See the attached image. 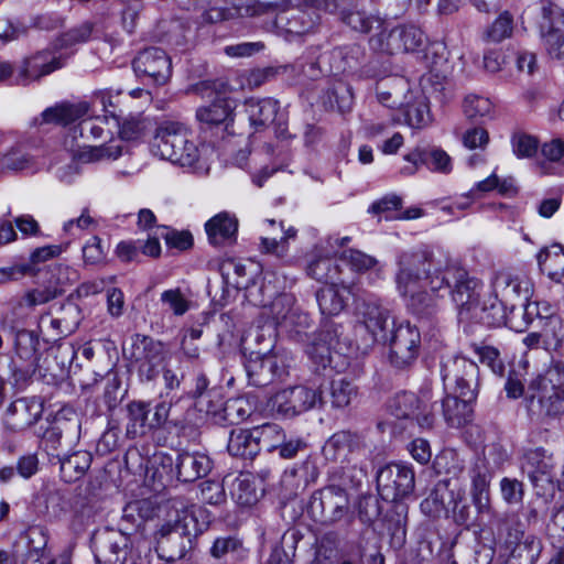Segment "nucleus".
<instances>
[{"instance_id":"nucleus-48","label":"nucleus","mask_w":564,"mask_h":564,"mask_svg":"<svg viewBox=\"0 0 564 564\" xmlns=\"http://www.w3.org/2000/svg\"><path fill=\"white\" fill-rule=\"evenodd\" d=\"M95 558L99 564H122L126 551L118 539L108 536L96 546Z\"/></svg>"},{"instance_id":"nucleus-30","label":"nucleus","mask_w":564,"mask_h":564,"mask_svg":"<svg viewBox=\"0 0 564 564\" xmlns=\"http://www.w3.org/2000/svg\"><path fill=\"white\" fill-rule=\"evenodd\" d=\"M470 496L478 512L490 509V482L492 471L484 460L477 462L470 469Z\"/></svg>"},{"instance_id":"nucleus-16","label":"nucleus","mask_w":564,"mask_h":564,"mask_svg":"<svg viewBox=\"0 0 564 564\" xmlns=\"http://www.w3.org/2000/svg\"><path fill=\"white\" fill-rule=\"evenodd\" d=\"M415 486L413 467L404 463H391L377 474V487L380 497L390 502L410 496Z\"/></svg>"},{"instance_id":"nucleus-57","label":"nucleus","mask_w":564,"mask_h":564,"mask_svg":"<svg viewBox=\"0 0 564 564\" xmlns=\"http://www.w3.org/2000/svg\"><path fill=\"white\" fill-rule=\"evenodd\" d=\"M161 303L176 316H183L189 310V301L181 289H170L161 293Z\"/></svg>"},{"instance_id":"nucleus-56","label":"nucleus","mask_w":564,"mask_h":564,"mask_svg":"<svg viewBox=\"0 0 564 564\" xmlns=\"http://www.w3.org/2000/svg\"><path fill=\"white\" fill-rule=\"evenodd\" d=\"M64 290L58 285H47V286H39L31 291H29L24 297L23 302L29 307H34L37 305H43L48 303L50 301L56 299L62 295Z\"/></svg>"},{"instance_id":"nucleus-8","label":"nucleus","mask_w":564,"mask_h":564,"mask_svg":"<svg viewBox=\"0 0 564 564\" xmlns=\"http://www.w3.org/2000/svg\"><path fill=\"white\" fill-rule=\"evenodd\" d=\"M440 373L445 389L460 398L477 400L480 372L475 361L463 356H445L440 364Z\"/></svg>"},{"instance_id":"nucleus-26","label":"nucleus","mask_w":564,"mask_h":564,"mask_svg":"<svg viewBox=\"0 0 564 564\" xmlns=\"http://www.w3.org/2000/svg\"><path fill=\"white\" fill-rule=\"evenodd\" d=\"M135 74L148 78L151 83L163 85L172 74L171 58L160 47L141 51L132 62Z\"/></svg>"},{"instance_id":"nucleus-21","label":"nucleus","mask_w":564,"mask_h":564,"mask_svg":"<svg viewBox=\"0 0 564 564\" xmlns=\"http://www.w3.org/2000/svg\"><path fill=\"white\" fill-rule=\"evenodd\" d=\"M525 401L529 411L539 415L555 416L564 413V391L546 378L531 382Z\"/></svg>"},{"instance_id":"nucleus-36","label":"nucleus","mask_w":564,"mask_h":564,"mask_svg":"<svg viewBox=\"0 0 564 564\" xmlns=\"http://www.w3.org/2000/svg\"><path fill=\"white\" fill-rule=\"evenodd\" d=\"M335 332L329 329L323 330L318 336L307 346L306 354L314 366L315 371L324 370L332 365L333 345Z\"/></svg>"},{"instance_id":"nucleus-63","label":"nucleus","mask_w":564,"mask_h":564,"mask_svg":"<svg viewBox=\"0 0 564 564\" xmlns=\"http://www.w3.org/2000/svg\"><path fill=\"white\" fill-rule=\"evenodd\" d=\"M513 153L518 158H531L539 149L538 140L527 133H514L511 138Z\"/></svg>"},{"instance_id":"nucleus-24","label":"nucleus","mask_w":564,"mask_h":564,"mask_svg":"<svg viewBox=\"0 0 564 564\" xmlns=\"http://www.w3.org/2000/svg\"><path fill=\"white\" fill-rule=\"evenodd\" d=\"M317 0H296L295 10L276 20L278 25L289 35L301 36L312 32L321 21L324 9L317 8Z\"/></svg>"},{"instance_id":"nucleus-7","label":"nucleus","mask_w":564,"mask_h":564,"mask_svg":"<svg viewBox=\"0 0 564 564\" xmlns=\"http://www.w3.org/2000/svg\"><path fill=\"white\" fill-rule=\"evenodd\" d=\"M317 8L333 14L349 28L360 34H369L384 28L386 20L377 10L368 8L366 0H317Z\"/></svg>"},{"instance_id":"nucleus-19","label":"nucleus","mask_w":564,"mask_h":564,"mask_svg":"<svg viewBox=\"0 0 564 564\" xmlns=\"http://www.w3.org/2000/svg\"><path fill=\"white\" fill-rule=\"evenodd\" d=\"M541 34L551 59L564 67V10L552 2L541 8Z\"/></svg>"},{"instance_id":"nucleus-15","label":"nucleus","mask_w":564,"mask_h":564,"mask_svg":"<svg viewBox=\"0 0 564 564\" xmlns=\"http://www.w3.org/2000/svg\"><path fill=\"white\" fill-rule=\"evenodd\" d=\"M436 402L431 401L429 391L416 395L413 392L395 393L388 403L389 412L397 419L415 420L421 427L430 429L435 420Z\"/></svg>"},{"instance_id":"nucleus-50","label":"nucleus","mask_w":564,"mask_h":564,"mask_svg":"<svg viewBox=\"0 0 564 564\" xmlns=\"http://www.w3.org/2000/svg\"><path fill=\"white\" fill-rule=\"evenodd\" d=\"M260 449L264 447L268 452L276 451L286 435L283 429L275 423H264L253 427Z\"/></svg>"},{"instance_id":"nucleus-38","label":"nucleus","mask_w":564,"mask_h":564,"mask_svg":"<svg viewBox=\"0 0 564 564\" xmlns=\"http://www.w3.org/2000/svg\"><path fill=\"white\" fill-rule=\"evenodd\" d=\"M346 291L344 282L337 281L325 284L316 292V301L323 315H338L345 307L346 301L343 292Z\"/></svg>"},{"instance_id":"nucleus-13","label":"nucleus","mask_w":564,"mask_h":564,"mask_svg":"<svg viewBox=\"0 0 564 564\" xmlns=\"http://www.w3.org/2000/svg\"><path fill=\"white\" fill-rule=\"evenodd\" d=\"M389 362L398 370L412 367L417 359L421 347V334L409 321L393 322V328L388 334Z\"/></svg>"},{"instance_id":"nucleus-43","label":"nucleus","mask_w":564,"mask_h":564,"mask_svg":"<svg viewBox=\"0 0 564 564\" xmlns=\"http://www.w3.org/2000/svg\"><path fill=\"white\" fill-rule=\"evenodd\" d=\"M235 286L237 289H245V296L249 303L254 306H268L273 297L278 294V290L271 285V282L265 283L264 281L258 282L252 280L236 281Z\"/></svg>"},{"instance_id":"nucleus-44","label":"nucleus","mask_w":564,"mask_h":564,"mask_svg":"<svg viewBox=\"0 0 564 564\" xmlns=\"http://www.w3.org/2000/svg\"><path fill=\"white\" fill-rule=\"evenodd\" d=\"M358 395V388L350 380L340 378L333 380L329 384L328 400L333 409H345Z\"/></svg>"},{"instance_id":"nucleus-40","label":"nucleus","mask_w":564,"mask_h":564,"mask_svg":"<svg viewBox=\"0 0 564 564\" xmlns=\"http://www.w3.org/2000/svg\"><path fill=\"white\" fill-rule=\"evenodd\" d=\"M541 271L547 276L564 285V250L558 243L541 250L536 257Z\"/></svg>"},{"instance_id":"nucleus-58","label":"nucleus","mask_w":564,"mask_h":564,"mask_svg":"<svg viewBox=\"0 0 564 564\" xmlns=\"http://www.w3.org/2000/svg\"><path fill=\"white\" fill-rule=\"evenodd\" d=\"M340 259L356 272H366L376 268L378 261L359 250L348 249L341 252Z\"/></svg>"},{"instance_id":"nucleus-42","label":"nucleus","mask_w":564,"mask_h":564,"mask_svg":"<svg viewBox=\"0 0 564 564\" xmlns=\"http://www.w3.org/2000/svg\"><path fill=\"white\" fill-rule=\"evenodd\" d=\"M155 516V507L150 499H139L128 502L122 510V523L126 529H139Z\"/></svg>"},{"instance_id":"nucleus-29","label":"nucleus","mask_w":564,"mask_h":564,"mask_svg":"<svg viewBox=\"0 0 564 564\" xmlns=\"http://www.w3.org/2000/svg\"><path fill=\"white\" fill-rule=\"evenodd\" d=\"M362 446L361 436L350 431H338L334 433L323 446V454L326 459L349 463V456L358 452Z\"/></svg>"},{"instance_id":"nucleus-45","label":"nucleus","mask_w":564,"mask_h":564,"mask_svg":"<svg viewBox=\"0 0 564 564\" xmlns=\"http://www.w3.org/2000/svg\"><path fill=\"white\" fill-rule=\"evenodd\" d=\"M209 554L216 560L225 558L228 555L242 560L247 556L248 550L243 546V542L237 535H223L214 540Z\"/></svg>"},{"instance_id":"nucleus-51","label":"nucleus","mask_w":564,"mask_h":564,"mask_svg":"<svg viewBox=\"0 0 564 564\" xmlns=\"http://www.w3.org/2000/svg\"><path fill=\"white\" fill-rule=\"evenodd\" d=\"M365 476L366 474L362 468L347 463V465H341L332 473L330 484H337V486L345 488L346 492H348L349 489L359 487Z\"/></svg>"},{"instance_id":"nucleus-28","label":"nucleus","mask_w":564,"mask_h":564,"mask_svg":"<svg viewBox=\"0 0 564 564\" xmlns=\"http://www.w3.org/2000/svg\"><path fill=\"white\" fill-rule=\"evenodd\" d=\"M239 221L235 214L220 212L205 224V231L210 245L230 246L236 242Z\"/></svg>"},{"instance_id":"nucleus-41","label":"nucleus","mask_w":564,"mask_h":564,"mask_svg":"<svg viewBox=\"0 0 564 564\" xmlns=\"http://www.w3.org/2000/svg\"><path fill=\"white\" fill-rule=\"evenodd\" d=\"M127 435L129 437L135 438L152 430V427H150L151 420L149 419L150 403L144 401H132L127 405Z\"/></svg>"},{"instance_id":"nucleus-35","label":"nucleus","mask_w":564,"mask_h":564,"mask_svg":"<svg viewBox=\"0 0 564 564\" xmlns=\"http://www.w3.org/2000/svg\"><path fill=\"white\" fill-rule=\"evenodd\" d=\"M61 477L65 482H75L83 478L89 469L93 455L87 451H76L69 455L56 454Z\"/></svg>"},{"instance_id":"nucleus-10","label":"nucleus","mask_w":564,"mask_h":564,"mask_svg":"<svg viewBox=\"0 0 564 564\" xmlns=\"http://www.w3.org/2000/svg\"><path fill=\"white\" fill-rule=\"evenodd\" d=\"M426 36L414 24H399L390 26L386 22L380 32L369 39V45L373 51L387 54L421 52L425 47Z\"/></svg>"},{"instance_id":"nucleus-47","label":"nucleus","mask_w":564,"mask_h":564,"mask_svg":"<svg viewBox=\"0 0 564 564\" xmlns=\"http://www.w3.org/2000/svg\"><path fill=\"white\" fill-rule=\"evenodd\" d=\"M40 169L33 158L21 149H12L0 159L1 171H26L34 173Z\"/></svg>"},{"instance_id":"nucleus-62","label":"nucleus","mask_w":564,"mask_h":564,"mask_svg":"<svg viewBox=\"0 0 564 564\" xmlns=\"http://www.w3.org/2000/svg\"><path fill=\"white\" fill-rule=\"evenodd\" d=\"M541 154L544 161L541 163L542 169H546L547 163H557L564 165V139L552 138L541 144Z\"/></svg>"},{"instance_id":"nucleus-5","label":"nucleus","mask_w":564,"mask_h":564,"mask_svg":"<svg viewBox=\"0 0 564 564\" xmlns=\"http://www.w3.org/2000/svg\"><path fill=\"white\" fill-rule=\"evenodd\" d=\"M152 151L161 159L181 166H193L199 159V150L192 133L178 122H164L158 127Z\"/></svg>"},{"instance_id":"nucleus-4","label":"nucleus","mask_w":564,"mask_h":564,"mask_svg":"<svg viewBox=\"0 0 564 564\" xmlns=\"http://www.w3.org/2000/svg\"><path fill=\"white\" fill-rule=\"evenodd\" d=\"M498 541L508 555V564H535L542 544L535 535L525 533V527L514 512H505L496 520Z\"/></svg>"},{"instance_id":"nucleus-25","label":"nucleus","mask_w":564,"mask_h":564,"mask_svg":"<svg viewBox=\"0 0 564 564\" xmlns=\"http://www.w3.org/2000/svg\"><path fill=\"white\" fill-rule=\"evenodd\" d=\"M163 467L170 466L172 474L182 482H193L208 475L213 468L212 459L199 452H182L176 458L162 457Z\"/></svg>"},{"instance_id":"nucleus-37","label":"nucleus","mask_w":564,"mask_h":564,"mask_svg":"<svg viewBox=\"0 0 564 564\" xmlns=\"http://www.w3.org/2000/svg\"><path fill=\"white\" fill-rule=\"evenodd\" d=\"M307 274L324 284L340 281L339 265L335 263L333 256L314 249V254L307 264Z\"/></svg>"},{"instance_id":"nucleus-1","label":"nucleus","mask_w":564,"mask_h":564,"mask_svg":"<svg viewBox=\"0 0 564 564\" xmlns=\"http://www.w3.org/2000/svg\"><path fill=\"white\" fill-rule=\"evenodd\" d=\"M437 260L427 246L401 252L397 258L394 281L399 294L406 299L408 306L419 316L430 317L438 310V296L430 290L427 276L434 273Z\"/></svg>"},{"instance_id":"nucleus-17","label":"nucleus","mask_w":564,"mask_h":564,"mask_svg":"<svg viewBox=\"0 0 564 564\" xmlns=\"http://www.w3.org/2000/svg\"><path fill=\"white\" fill-rule=\"evenodd\" d=\"M245 111L254 131H262L273 126L278 139L291 138V134L288 132V116L284 111L280 110L278 100L270 97L261 99L249 98L245 102Z\"/></svg>"},{"instance_id":"nucleus-27","label":"nucleus","mask_w":564,"mask_h":564,"mask_svg":"<svg viewBox=\"0 0 564 564\" xmlns=\"http://www.w3.org/2000/svg\"><path fill=\"white\" fill-rule=\"evenodd\" d=\"M64 65L65 59L62 56H55L47 50L40 51L22 61L14 76V83L25 86L50 75Z\"/></svg>"},{"instance_id":"nucleus-61","label":"nucleus","mask_w":564,"mask_h":564,"mask_svg":"<svg viewBox=\"0 0 564 564\" xmlns=\"http://www.w3.org/2000/svg\"><path fill=\"white\" fill-rule=\"evenodd\" d=\"M474 350L480 361L488 366L495 375L499 377L503 376L506 367L500 357V351L496 347L475 345Z\"/></svg>"},{"instance_id":"nucleus-32","label":"nucleus","mask_w":564,"mask_h":564,"mask_svg":"<svg viewBox=\"0 0 564 564\" xmlns=\"http://www.w3.org/2000/svg\"><path fill=\"white\" fill-rule=\"evenodd\" d=\"M552 456L546 455L542 448H535L524 454L521 469L527 474L532 485L538 487L540 482H551L553 471Z\"/></svg>"},{"instance_id":"nucleus-20","label":"nucleus","mask_w":564,"mask_h":564,"mask_svg":"<svg viewBox=\"0 0 564 564\" xmlns=\"http://www.w3.org/2000/svg\"><path fill=\"white\" fill-rule=\"evenodd\" d=\"M421 506L433 507L435 511H452L454 521L459 525L469 527L473 523V511L464 492H455L449 488V482H438Z\"/></svg>"},{"instance_id":"nucleus-18","label":"nucleus","mask_w":564,"mask_h":564,"mask_svg":"<svg viewBox=\"0 0 564 564\" xmlns=\"http://www.w3.org/2000/svg\"><path fill=\"white\" fill-rule=\"evenodd\" d=\"M325 403L326 397L322 391L303 384L283 389L273 398L276 412L285 417H293Z\"/></svg>"},{"instance_id":"nucleus-52","label":"nucleus","mask_w":564,"mask_h":564,"mask_svg":"<svg viewBox=\"0 0 564 564\" xmlns=\"http://www.w3.org/2000/svg\"><path fill=\"white\" fill-rule=\"evenodd\" d=\"M332 57L340 61L337 70L346 72L356 68L362 62L365 52L361 45L354 43L336 47L332 52Z\"/></svg>"},{"instance_id":"nucleus-23","label":"nucleus","mask_w":564,"mask_h":564,"mask_svg":"<svg viewBox=\"0 0 564 564\" xmlns=\"http://www.w3.org/2000/svg\"><path fill=\"white\" fill-rule=\"evenodd\" d=\"M389 311L377 303H365L361 319L355 326L356 336H361L364 349L372 347L376 343L388 340Z\"/></svg>"},{"instance_id":"nucleus-22","label":"nucleus","mask_w":564,"mask_h":564,"mask_svg":"<svg viewBox=\"0 0 564 564\" xmlns=\"http://www.w3.org/2000/svg\"><path fill=\"white\" fill-rule=\"evenodd\" d=\"M245 368L249 383L254 387H267L288 375L284 357L272 352H252Z\"/></svg>"},{"instance_id":"nucleus-46","label":"nucleus","mask_w":564,"mask_h":564,"mask_svg":"<svg viewBox=\"0 0 564 564\" xmlns=\"http://www.w3.org/2000/svg\"><path fill=\"white\" fill-rule=\"evenodd\" d=\"M121 154V141L112 139L108 143L98 147L84 148L79 154V159L84 163H96L117 160Z\"/></svg>"},{"instance_id":"nucleus-6","label":"nucleus","mask_w":564,"mask_h":564,"mask_svg":"<svg viewBox=\"0 0 564 564\" xmlns=\"http://www.w3.org/2000/svg\"><path fill=\"white\" fill-rule=\"evenodd\" d=\"M124 356L134 365L141 383L154 382L161 368L171 359L166 344L143 334H133L129 346L123 348Z\"/></svg>"},{"instance_id":"nucleus-60","label":"nucleus","mask_w":564,"mask_h":564,"mask_svg":"<svg viewBox=\"0 0 564 564\" xmlns=\"http://www.w3.org/2000/svg\"><path fill=\"white\" fill-rule=\"evenodd\" d=\"M405 121L412 128H421L431 121V113L427 102L424 99L416 100L409 105L404 111Z\"/></svg>"},{"instance_id":"nucleus-53","label":"nucleus","mask_w":564,"mask_h":564,"mask_svg":"<svg viewBox=\"0 0 564 564\" xmlns=\"http://www.w3.org/2000/svg\"><path fill=\"white\" fill-rule=\"evenodd\" d=\"M512 30L513 19L508 11H505L485 31L484 40L487 42L499 43L505 39L510 37Z\"/></svg>"},{"instance_id":"nucleus-49","label":"nucleus","mask_w":564,"mask_h":564,"mask_svg":"<svg viewBox=\"0 0 564 564\" xmlns=\"http://www.w3.org/2000/svg\"><path fill=\"white\" fill-rule=\"evenodd\" d=\"M520 303L522 308L519 310V313L522 316V322L516 324V322L513 321L516 317V312L511 314L510 317L511 327H513L518 332H522L523 329H525L529 325L533 323L535 318H546L552 314L551 308L547 304H543V307L541 310L539 302L522 301Z\"/></svg>"},{"instance_id":"nucleus-12","label":"nucleus","mask_w":564,"mask_h":564,"mask_svg":"<svg viewBox=\"0 0 564 564\" xmlns=\"http://www.w3.org/2000/svg\"><path fill=\"white\" fill-rule=\"evenodd\" d=\"M350 511V501L346 489L329 484L313 492L308 502L312 518L323 524L332 525L345 519Z\"/></svg>"},{"instance_id":"nucleus-59","label":"nucleus","mask_w":564,"mask_h":564,"mask_svg":"<svg viewBox=\"0 0 564 564\" xmlns=\"http://www.w3.org/2000/svg\"><path fill=\"white\" fill-rule=\"evenodd\" d=\"M93 30L94 24L88 21L74 26L59 36V46L70 47L76 44L86 43L91 37Z\"/></svg>"},{"instance_id":"nucleus-34","label":"nucleus","mask_w":564,"mask_h":564,"mask_svg":"<svg viewBox=\"0 0 564 564\" xmlns=\"http://www.w3.org/2000/svg\"><path fill=\"white\" fill-rule=\"evenodd\" d=\"M89 111V104L86 101L78 102H59L53 107L46 108L41 117L42 122L67 126L76 120L82 119Z\"/></svg>"},{"instance_id":"nucleus-55","label":"nucleus","mask_w":564,"mask_h":564,"mask_svg":"<svg viewBox=\"0 0 564 564\" xmlns=\"http://www.w3.org/2000/svg\"><path fill=\"white\" fill-rule=\"evenodd\" d=\"M463 110L468 119L484 118L491 113L492 102L487 97L469 94L464 99Z\"/></svg>"},{"instance_id":"nucleus-3","label":"nucleus","mask_w":564,"mask_h":564,"mask_svg":"<svg viewBox=\"0 0 564 564\" xmlns=\"http://www.w3.org/2000/svg\"><path fill=\"white\" fill-rule=\"evenodd\" d=\"M491 290L494 301L489 306L484 304L479 318L489 326H499L505 323L508 310L513 314L519 302L529 300L532 282L523 274L499 271L491 280Z\"/></svg>"},{"instance_id":"nucleus-64","label":"nucleus","mask_w":564,"mask_h":564,"mask_svg":"<svg viewBox=\"0 0 564 564\" xmlns=\"http://www.w3.org/2000/svg\"><path fill=\"white\" fill-rule=\"evenodd\" d=\"M499 485L502 499L508 505L512 506L522 502L524 496V488L523 484L520 480L516 478L503 477L500 480Z\"/></svg>"},{"instance_id":"nucleus-54","label":"nucleus","mask_w":564,"mask_h":564,"mask_svg":"<svg viewBox=\"0 0 564 564\" xmlns=\"http://www.w3.org/2000/svg\"><path fill=\"white\" fill-rule=\"evenodd\" d=\"M338 555V539L335 533H326L322 535L315 547L314 564H328Z\"/></svg>"},{"instance_id":"nucleus-39","label":"nucleus","mask_w":564,"mask_h":564,"mask_svg":"<svg viewBox=\"0 0 564 564\" xmlns=\"http://www.w3.org/2000/svg\"><path fill=\"white\" fill-rule=\"evenodd\" d=\"M227 451L231 456L253 458L260 452V445L253 429H235L230 432Z\"/></svg>"},{"instance_id":"nucleus-33","label":"nucleus","mask_w":564,"mask_h":564,"mask_svg":"<svg viewBox=\"0 0 564 564\" xmlns=\"http://www.w3.org/2000/svg\"><path fill=\"white\" fill-rule=\"evenodd\" d=\"M475 401L469 398H460L455 393L448 394L442 400L441 406H435V410L442 409L444 420L451 427H460L471 421Z\"/></svg>"},{"instance_id":"nucleus-14","label":"nucleus","mask_w":564,"mask_h":564,"mask_svg":"<svg viewBox=\"0 0 564 564\" xmlns=\"http://www.w3.org/2000/svg\"><path fill=\"white\" fill-rule=\"evenodd\" d=\"M39 336L28 329H20L14 337V356L9 364L11 379L17 387H24L39 366Z\"/></svg>"},{"instance_id":"nucleus-31","label":"nucleus","mask_w":564,"mask_h":564,"mask_svg":"<svg viewBox=\"0 0 564 564\" xmlns=\"http://www.w3.org/2000/svg\"><path fill=\"white\" fill-rule=\"evenodd\" d=\"M42 413V402L35 397L17 399L7 410L8 421L11 427L17 431L33 425Z\"/></svg>"},{"instance_id":"nucleus-9","label":"nucleus","mask_w":564,"mask_h":564,"mask_svg":"<svg viewBox=\"0 0 564 564\" xmlns=\"http://www.w3.org/2000/svg\"><path fill=\"white\" fill-rule=\"evenodd\" d=\"M197 90L205 97H213L210 104L196 110V118L207 126H225L228 131L235 118L236 101L227 96L229 85L223 79L205 80L197 85Z\"/></svg>"},{"instance_id":"nucleus-11","label":"nucleus","mask_w":564,"mask_h":564,"mask_svg":"<svg viewBox=\"0 0 564 564\" xmlns=\"http://www.w3.org/2000/svg\"><path fill=\"white\" fill-rule=\"evenodd\" d=\"M194 521V513L187 509H175L170 512L169 518L154 533L156 550L172 560L182 557L186 549L184 540L191 535L189 522Z\"/></svg>"},{"instance_id":"nucleus-2","label":"nucleus","mask_w":564,"mask_h":564,"mask_svg":"<svg viewBox=\"0 0 564 564\" xmlns=\"http://www.w3.org/2000/svg\"><path fill=\"white\" fill-rule=\"evenodd\" d=\"M427 276L430 290L438 295H449L463 318L479 317L473 314L480 300L482 282L469 274L458 262H446L444 265L437 260L434 273Z\"/></svg>"}]
</instances>
